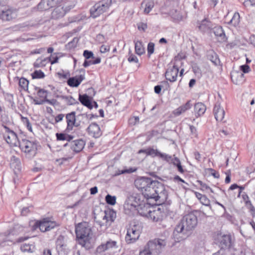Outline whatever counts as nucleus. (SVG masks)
Instances as JSON below:
<instances>
[{
  "label": "nucleus",
  "mask_w": 255,
  "mask_h": 255,
  "mask_svg": "<svg viewBox=\"0 0 255 255\" xmlns=\"http://www.w3.org/2000/svg\"><path fill=\"white\" fill-rule=\"evenodd\" d=\"M48 1V5H49V8L56 7L61 2V0H47Z\"/></svg>",
  "instance_id": "603ef678"
},
{
  "label": "nucleus",
  "mask_w": 255,
  "mask_h": 255,
  "mask_svg": "<svg viewBox=\"0 0 255 255\" xmlns=\"http://www.w3.org/2000/svg\"><path fill=\"white\" fill-rule=\"evenodd\" d=\"M240 69L244 73H247L250 71V67L247 64L241 66Z\"/></svg>",
  "instance_id": "e2e57ef3"
},
{
  "label": "nucleus",
  "mask_w": 255,
  "mask_h": 255,
  "mask_svg": "<svg viewBox=\"0 0 255 255\" xmlns=\"http://www.w3.org/2000/svg\"><path fill=\"white\" fill-rule=\"evenodd\" d=\"M67 10L61 4L57 5L52 12L53 18L57 19L63 17L66 13Z\"/></svg>",
  "instance_id": "bb28decb"
},
{
  "label": "nucleus",
  "mask_w": 255,
  "mask_h": 255,
  "mask_svg": "<svg viewBox=\"0 0 255 255\" xmlns=\"http://www.w3.org/2000/svg\"><path fill=\"white\" fill-rule=\"evenodd\" d=\"M46 61L45 59L43 60L41 59H37L34 64V66L35 67H40L44 66V62Z\"/></svg>",
  "instance_id": "13d9d810"
},
{
  "label": "nucleus",
  "mask_w": 255,
  "mask_h": 255,
  "mask_svg": "<svg viewBox=\"0 0 255 255\" xmlns=\"http://www.w3.org/2000/svg\"><path fill=\"white\" fill-rule=\"evenodd\" d=\"M198 25L199 30L204 33L209 32L213 27L212 22L207 19H204L199 22Z\"/></svg>",
  "instance_id": "5701e85b"
},
{
  "label": "nucleus",
  "mask_w": 255,
  "mask_h": 255,
  "mask_svg": "<svg viewBox=\"0 0 255 255\" xmlns=\"http://www.w3.org/2000/svg\"><path fill=\"white\" fill-rule=\"evenodd\" d=\"M206 110V106L202 103L199 102L194 105V112L196 117L203 115Z\"/></svg>",
  "instance_id": "c756f323"
},
{
  "label": "nucleus",
  "mask_w": 255,
  "mask_h": 255,
  "mask_svg": "<svg viewBox=\"0 0 255 255\" xmlns=\"http://www.w3.org/2000/svg\"><path fill=\"white\" fill-rule=\"evenodd\" d=\"M83 56L86 59V60L89 59L90 58H94L93 53L92 51L87 50H86L84 51Z\"/></svg>",
  "instance_id": "6e6d98bb"
},
{
  "label": "nucleus",
  "mask_w": 255,
  "mask_h": 255,
  "mask_svg": "<svg viewBox=\"0 0 255 255\" xmlns=\"http://www.w3.org/2000/svg\"><path fill=\"white\" fill-rule=\"evenodd\" d=\"M216 240L217 244H218L221 248L220 250H224V253L226 250H228L231 246V236L229 235H218Z\"/></svg>",
  "instance_id": "9b49d317"
},
{
  "label": "nucleus",
  "mask_w": 255,
  "mask_h": 255,
  "mask_svg": "<svg viewBox=\"0 0 255 255\" xmlns=\"http://www.w3.org/2000/svg\"><path fill=\"white\" fill-rule=\"evenodd\" d=\"M105 200L108 204L114 205L116 203V197L108 194L105 197Z\"/></svg>",
  "instance_id": "c03bdc74"
},
{
  "label": "nucleus",
  "mask_w": 255,
  "mask_h": 255,
  "mask_svg": "<svg viewBox=\"0 0 255 255\" xmlns=\"http://www.w3.org/2000/svg\"><path fill=\"white\" fill-rule=\"evenodd\" d=\"M46 222L48 223L47 225V231H49L58 226L55 222L51 221L47 218H46Z\"/></svg>",
  "instance_id": "8fccbe9b"
},
{
  "label": "nucleus",
  "mask_w": 255,
  "mask_h": 255,
  "mask_svg": "<svg viewBox=\"0 0 255 255\" xmlns=\"http://www.w3.org/2000/svg\"><path fill=\"white\" fill-rule=\"evenodd\" d=\"M31 206L28 207H24L21 211V214L22 216H26L30 211V209H32Z\"/></svg>",
  "instance_id": "680f3d73"
},
{
  "label": "nucleus",
  "mask_w": 255,
  "mask_h": 255,
  "mask_svg": "<svg viewBox=\"0 0 255 255\" xmlns=\"http://www.w3.org/2000/svg\"><path fill=\"white\" fill-rule=\"evenodd\" d=\"M139 199L135 195L127 197L124 205V211L126 214L130 215L137 210Z\"/></svg>",
  "instance_id": "0eeeda50"
},
{
  "label": "nucleus",
  "mask_w": 255,
  "mask_h": 255,
  "mask_svg": "<svg viewBox=\"0 0 255 255\" xmlns=\"http://www.w3.org/2000/svg\"><path fill=\"white\" fill-rule=\"evenodd\" d=\"M231 76L232 81L236 85H239L245 81L244 74L240 72H233L231 73Z\"/></svg>",
  "instance_id": "393cba45"
},
{
  "label": "nucleus",
  "mask_w": 255,
  "mask_h": 255,
  "mask_svg": "<svg viewBox=\"0 0 255 255\" xmlns=\"http://www.w3.org/2000/svg\"><path fill=\"white\" fill-rule=\"evenodd\" d=\"M135 53L138 55H141L145 53V49L142 42L134 41Z\"/></svg>",
  "instance_id": "72a5a7b5"
},
{
  "label": "nucleus",
  "mask_w": 255,
  "mask_h": 255,
  "mask_svg": "<svg viewBox=\"0 0 255 255\" xmlns=\"http://www.w3.org/2000/svg\"><path fill=\"white\" fill-rule=\"evenodd\" d=\"M103 220H106V222H110V223L114 221L116 218V213L113 210L105 211Z\"/></svg>",
  "instance_id": "473e14b6"
},
{
  "label": "nucleus",
  "mask_w": 255,
  "mask_h": 255,
  "mask_svg": "<svg viewBox=\"0 0 255 255\" xmlns=\"http://www.w3.org/2000/svg\"><path fill=\"white\" fill-rule=\"evenodd\" d=\"M33 79H40L45 77L44 73L41 70H35L31 74Z\"/></svg>",
  "instance_id": "de8ad7c7"
},
{
  "label": "nucleus",
  "mask_w": 255,
  "mask_h": 255,
  "mask_svg": "<svg viewBox=\"0 0 255 255\" xmlns=\"http://www.w3.org/2000/svg\"><path fill=\"white\" fill-rule=\"evenodd\" d=\"M20 249L22 252L32 253L34 251V247L32 245L23 244L21 246Z\"/></svg>",
  "instance_id": "79ce46f5"
},
{
  "label": "nucleus",
  "mask_w": 255,
  "mask_h": 255,
  "mask_svg": "<svg viewBox=\"0 0 255 255\" xmlns=\"http://www.w3.org/2000/svg\"><path fill=\"white\" fill-rule=\"evenodd\" d=\"M128 61L129 62H134V63H138V60L137 57L133 54H131L129 56L128 58Z\"/></svg>",
  "instance_id": "338daca9"
},
{
  "label": "nucleus",
  "mask_w": 255,
  "mask_h": 255,
  "mask_svg": "<svg viewBox=\"0 0 255 255\" xmlns=\"http://www.w3.org/2000/svg\"><path fill=\"white\" fill-rule=\"evenodd\" d=\"M178 72L179 68L177 65L174 64L172 67H169L165 74L166 80L171 82L176 81Z\"/></svg>",
  "instance_id": "f3484780"
},
{
  "label": "nucleus",
  "mask_w": 255,
  "mask_h": 255,
  "mask_svg": "<svg viewBox=\"0 0 255 255\" xmlns=\"http://www.w3.org/2000/svg\"><path fill=\"white\" fill-rule=\"evenodd\" d=\"M87 131L90 136L96 138L100 137L102 134L99 126L96 123L90 124L87 128Z\"/></svg>",
  "instance_id": "dca6fc26"
},
{
  "label": "nucleus",
  "mask_w": 255,
  "mask_h": 255,
  "mask_svg": "<svg viewBox=\"0 0 255 255\" xmlns=\"http://www.w3.org/2000/svg\"><path fill=\"white\" fill-rule=\"evenodd\" d=\"M142 7L144 5L143 10V13L145 14H148L150 11L153 8L154 5V2L153 0H148L147 1H144L141 3V4Z\"/></svg>",
  "instance_id": "2f4dec72"
},
{
  "label": "nucleus",
  "mask_w": 255,
  "mask_h": 255,
  "mask_svg": "<svg viewBox=\"0 0 255 255\" xmlns=\"http://www.w3.org/2000/svg\"><path fill=\"white\" fill-rule=\"evenodd\" d=\"M209 170L210 171L211 174L216 178H219L220 177V174L218 172H217L212 168H209Z\"/></svg>",
  "instance_id": "774afa93"
},
{
  "label": "nucleus",
  "mask_w": 255,
  "mask_h": 255,
  "mask_svg": "<svg viewBox=\"0 0 255 255\" xmlns=\"http://www.w3.org/2000/svg\"><path fill=\"white\" fill-rule=\"evenodd\" d=\"M2 127L5 130L4 137L7 143L12 146H16L19 144L20 141L16 133L6 126L2 125Z\"/></svg>",
  "instance_id": "6e6552de"
},
{
  "label": "nucleus",
  "mask_w": 255,
  "mask_h": 255,
  "mask_svg": "<svg viewBox=\"0 0 255 255\" xmlns=\"http://www.w3.org/2000/svg\"><path fill=\"white\" fill-rule=\"evenodd\" d=\"M158 157H159L162 160L166 161L167 162L170 164L171 161H172V158L173 157V156H172L171 155L161 152H160Z\"/></svg>",
  "instance_id": "09e8293b"
},
{
  "label": "nucleus",
  "mask_w": 255,
  "mask_h": 255,
  "mask_svg": "<svg viewBox=\"0 0 255 255\" xmlns=\"http://www.w3.org/2000/svg\"><path fill=\"white\" fill-rule=\"evenodd\" d=\"M240 18L239 13L238 12H235L228 23L232 24L234 26H236L240 22Z\"/></svg>",
  "instance_id": "a19ab883"
},
{
  "label": "nucleus",
  "mask_w": 255,
  "mask_h": 255,
  "mask_svg": "<svg viewBox=\"0 0 255 255\" xmlns=\"http://www.w3.org/2000/svg\"><path fill=\"white\" fill-rule=\"evenodd\" d=\"M172 18L176 21H181L183 19V15L181 12L177 10H175L171 13Z\"/></svg>",
  "instance_id": "49530a36"
},
{
  "label": "nucleus",
  "mask_w": 255,
  "mask_h": 255,
  "mask_svg": "<svg viewBox=\"0 0 255 255\" xmlns=\"http://www.w3.org/2000/svg\"><path fill=\"white\" fill-rule=\"evenodd\" d=\"M65 118L67 125L66 130L69 131L73 129L74 127H78L80 126V123L76 122L75 112H72L66 114Z\"/></svg>",
  "instance_id": "4468645a"
},
{
  "label": "nucleus",
  "mask_w": 255,
  "mask_h": 255,
  "mask_svg": "<svg viewBox=\"0 0 255 255\" xmlns=\"http://www.w3.org/2000/svg\"><path fill=\"white\" fill-rule=\"evenodd\" d=\"M28 81L24 78H21L18 79V84L19 87L25 91L28 89Z\"/></svg>",
  "instance_id": "37998d69"
},
{
  "label": "nucleus",
  "mask_w": 255,
  "mask_h": 255,
  "mask_svg": "<svg viewBox=\"0 0 255 255\" xmlns=\"http://www.w3.org/2000/svg\"><path fill=\"white\" fill-rule=\"evenodd\" d=\"M80 72L81 73L80 75L69 78L67 80V84L69 86L71 87H77L82 81L85 79V70L81 69Z\"/></svg>",
  "instance_id": "2eb2a0df"
},
{
  "label": "nucleus",
  "mask_w": 255,
  "mask_h": 255,
  "mask_svg": "<svg viewBox=\"0 0 255 255\" xmlns=\"http://www.w3.org/2000/svg\"><path fill=\"white\" fill-rule=\"evenodd\" d=\"M192 107L190 101H187L184 105L180 106L175 109L173 113L176 116H178L185 113L186 111L190 109Z\"/></svg>",
  "instance_id": "c85d7f7f"
},
{
  "label": "nucleus",
  "mask_w": 255,
  "mask_h": 255,
  "mask_svg": "<svg viewBox=\"0 0 255 255\" xmlns=\"http://www.w3.org/2000/svg\"><path fill=\"white\" fill-rule=\"evenodd\" d=\"M56 248L58 255H67L70 252L65 237L62 235L59 236L56 240Z\"/></svg>",
  "instance_id": "1a4fd4ad"
},
{
  "label": "nucleus",
  "mask_w": 255,
  "mask_h": 255,
  "mask_svg": "<svg viewBox=\"0 0 255 255\" xmlns=\"http://www.w3.org/2000/svg\"><path fill=\"white\" fill-rule=\"evenodd\" d=\"M139 152L145 153L147 155H150L152 157H155L159 156L160 152L157 149H154L152 148H148L145 149H141L139 151Z\"/></svg>",
  "instance_id": "f704fd0d"
},
{
  "label": "nucleus",
  "mask_w": 255,
  "mask_h": 255,
  "mask_svg": "<svg viewBox=\"0 0 255 255\" xmlns=\"http://www.w3.org/2000/svg\"><path fill=\"white\" fill-rule=\"evenodd\" d=\"M75 233L79 244L86 249L90 248V240L92 238V231L88 223L83 222L75 226Z\"/></svg>",
  "instance_id": "7ed1b4c3"
},
{
  "label": "nucleus",
  "mask_w": 255,
  "mask_h": 255,
  "mask_svg": "<svg viewBox=\"0 0 255 255\" xmlns=\"http://www.w3.org/2000/svg\"><path fill=\"white\" fill-rule=\"evenodd\" d=\"M152 209L153 207L149 204H139V203L136 211L141 216L148 218Z\"/></svg>",
  "instance_id": "412c9836"
},
{
  "label": "nucleus",
  "mask_w": 255,
  "mask_h": 255,
  "mask_svg": "<svg viewBox=\"0 0 255 255\" xmlns=\"http://www.w3.org/2000/svg\"><path fill=\"white\" fill-rule=\"evenodd\" d=\"M166 245L165 240L155 239L149 241L143 249L140 251L139 255H159Z\"/></svg>",
  "instance_id": "20e7f679"
},
{
  "label": "nucleus",
  "mask_w": 255,
  "mask_h": 255,
  "mask_svg": "<svg viewBox=\"0 0 255 255\" xmlns=\"http://www.w3.org/2000/svg\"><path fill=\"white\" fill-rule=\"evenodd\" d=\"M29 24L27 22H24L15 24L8 28L11 32L24 31L29 29Z\"/></svg>",
  "instance_id": "a878e982"
},
{
  "label": "nucleus",
  "mask_w": 255,
  "mask_h": 255,
  "mask_svg": "<svg viewBox=\"0 0 255 255\" xmlns=\"http://www.w3.org/2000/svg\"><path fill=\"white\" fill-rule=\"evenodd\" d=\"M199 201L200 203L203 205L206 206H210V201L205 195H203V196L200 199Z\"/></svg>",
  "instance_id": "5fc2aeb1"
},
{
  "label": "nucleus",
  "mask_w": 255,
  "mask_h": 255,
  "mask_svg": "<svg viewBox=\"0 0 255 255\" xmlns=\"http://www.w3.org/2000/svg\"><path fill=\"white\" fill-rule=\"evenodd\" d=\"M56 136L58 140H66L69 142L73 138V136L64 133H57Z\"/></svg>",
  "instance_id": "58836bf2"
},
{
  "label": "nucleus",
  "mask_w": 255,
  "mask_h": 255,
  "mask_svg": "<svg viewBox=\"0 0 255 255\" xmlns=\"http://www.w3.org/2000/svg\"><path fill=\"white\" fill-rule=\"evenodd\" d=\"M47 0H41V1L37 5V9L39 10H46L49 8V5H48V1Z\"/></svg>",
  "instance_id": "ea45409f"
},
{
  "label": "nucleus",
  "mask_w": 255,
  "mask_h": 255,
  "mask_svg": "<svg viewBox=\"0 0 255 255\" xmlns=\"http://www.w3.org/2000/svg\"><path fill=\"white\" fill-rule=\"evenodd\" d=\"M20 116L23 124L26 127L29 131L32 132V126L28 118L23 117L21 115Z\"/></svg>",
  "instance_id": "a18cd8bd"
},
{
  "label": "nucleus",
  "mask_w": 255,
  "mask_h": 255,
  "mask_svg": "<svg viewBox=\"0 0 255 255\" xmlns=\"http://www.w3.org/2000/svg\"><path fill=\"white\" fill-rule=\"evenodd\" d=\"M142 195L147 200H154L159 204L164 203L167 199L165 187L161 182L155 180L143 190Z\"/></svg>",
  "instance_id": "f03ea898"
},
{
  "label": "nucleus",
  "mask_w": 255,
  "mask_h": 255,
  "mask_svg": "<svg viewBox=\"0 0 255 255\" xmlns=\"http://www.w3.org/2000/svg\"><path fill=\"white\" fill-rule=\"evenodd\" d=\"M147 50L148 56L150 57L154 51V44L152 42H149L147 45Z\"/></svg>",
  "instance_id": "864d4df0"
},
{
  "label": "nucleus",
  "mask_w": 255,
  "mask_h": 255,
  "mask_svg": "<svg viewBox=\"0 0 255 255\" xmlns=\"http://www.w3.org/2000/svg\"><path fill=\"white\" fill-rule=\"evenodd\" d=\"M94 117V115L93 114L85 115V114H80L77 116L78 118H81L82 119L84 118H88L90 120H92Z\"/></svg>",
  "instance_id": "0e129e2a"
},
{
  "label": "nucleus",
  "mask_w": 255,
  "mask_h": 255,
  "mask_svg": "<svg viewBox=\"0 0 255 255\" xmlns=\"http://www.w3.org/2000/svg\"><path fill=\"white\" fill-rule=\"evenodd\" d=\"M47 91L43 89H39V90L37 92L38 96L40 98H44V100L47 99Z\"/></svg>",
  "instance_id": "4d7b16f0"
},
{
  "label": "nucleus",
  "mask_w": 255,
  "mask_h": 255,
  "mask_svg": "<svg viewBox=\"0 0 255 255\" xmlns=\"http://www.w3.org/2000/svg\"><path fill=\"white\" fill-rule=\"evenodd\" d=\"M178 163H181L180 160L174 155L172 158V161H171L170 164H173L174 166H176L178 165Z\"/></svg>",
  "instance_id": "69168bd1"
},
{
  "label": "nucleus",
  "mask_w": 255,
  "mask_h": 255,
  "mask_svg": "<svg viewBox=\"0 0 255 255\" xmlns=\"http://www.w3.org/2000/svg\"><path fill=\"white\" fill-rule=\"evenodd\" d=\"M136 168L130 167L128 169L125 168L122 170L118 169L116 170L114 174V176H117L122 174L131 173L136 171Z\"/></svg>",
  "instance_id": "e433bc0d"
},
{
  "label": "nucleus",
  "mask_w": 255,
  "mask_h": 255,
  "mask_svg": "<svg viewBox=\"0 0 255 255\" xmlns=\"http://www.w3.org/2000/svg\"><path fill=\"white\" fill-rule=\"evenodd\" d=\"M17 16V10L16 8L6 7L0 11V19L3 21H10Z\"/></svg>",
  "instance_id": "9d476101"
},
{
  "label": "nucleus",
  "mask_w": 255,
  "mask_h": 255,
  "mask_svg": "<svg viewBox=\"0 0 255 255\" xmlns=\"http://www.w3.org/2000/svg\"><path fill=\"white\" fill-rule=\"evenodd\" d=\"M38 142L36 140L22 139L19 142V147L29 158L34 157L37 152Z\"/></svg>",
  "instance_id": "39448f33"
},
{
  "label": "nucleus",
  "mask_w": 255,
  "mask_h": 255,
  "mask_svg": "<svg viewBox=\"0 0 255 255\" xmlns=\"http://www.w3.org/2000/svg\"><path fill=\"white\" fill-rule=\"evenodd\" d=\"M197 223V217L193 213L185 215L174 229V237L179 240L186 238L190 235L191 232L195 228Z\"/></svg>",
  "instance_id": "f257e3e1"
},
{
  "label": "nucleus",
  "mask_w": 255,
  "mask_h": 255,
  "mask_svg": "<svg viewBox=\"0 0 255 255\" xmlns=\"http://www.w3.org/2000/svg\"><path fill=\"white\" fill-rule=\"evenodd\" d=\"M48 223L46 222V218L43 219L42 221L37 222L35 223V226L36 227H39L41 232H47V225Z\"/></svg>",
  "instance_id": "4c0bfd02"
},
{
  "label": "nucleus",
  "mask_w": 255,
  "mask_h": 255,
  "mask_svg": "<svg viewBox=\"0 0 255 255\" xmlns=\"http://www.w3.org/2000/svg\"><path fill=\"white\" fill-rule=\"evenodd\" d=\"M214 114L216 120L217 121L222 122L224 118L225 112L223 108H221L220 103L217 102L214 108Z\"/></svg>",
  "instance_id": "aec40b11"
},
{
  "label": "nucleus",
  "mask_w": 255,
  "mask_h": 255,
  "mask_svg": "<svg viewBox=\"0 0 255 255\" xmlns=\"http://www.w3.org/2000/svg\"><path fill=\"white\" fill-rule=\"evenodd\" d=\"M193 71L195 74L200 77L202 75V71L199 66L197 64H194L192 66Z\"/></svg>",
  "instance_id": "3c124183"
},
{
  "label": "nucleus",
  "mask_w": 255,
  "mask_h": 255,
  "mask_svg": "<svg viewBox=\"0 0 255 255\" xmlns=\"http://www.w3.org/2000/svg\"><path fill=\"white\" fill-rule=\"evenodd\" d=\"M61 98L67 105L79 104V102L71 96H62Z\"/></svg>",
  "instance_id": "c9c22d12"
},
{
  "label": "nucleus",
  "mask_w": 255,
  "mask_h": 255,
  "mask_svg": "<svg viewBox=\"0 0 255 255\" xmlns=\"http://www.w3.org/2000/svg\"><path fill=\"white\" fill-rule=\"evenodd\" d=\"M140 235V232L136 229V227L133 226L128 228L127 230L125 240L128 244H131L135 242Z\"/></svg>",
  "instance_id": "ddd939ff"
},
{
  "label": "nucleus",
  "mask_w": 255,
  "mask_h": 255,
  "mask_svg": "<svg viewBox=\"0 0 255 255\" xmlns=\"http://www.w3.org/2000/svg\"><path fill=\"white\" fill-rule=\"evenodd\" d=\"M164 215V213L160 208H157V209H152L149 215L148 218H150L152 221L154 222H159L162 220Z\"/></svg>",
  "instance_id": "4be33fe9"
},
{
  "label": "nucleus",
  "mask_w": 255,
  "mask_h": 255,
  "mask_svg": "<svg viewBox=\"0 0 255 255\" xmlns=\"http://www.w3.org/2000/svg\"><path fill=\"white\" fill-rule=\"evenodd\" d=\"M154 180H152L150 178L145 177H140L134 181L135 186L140 190L142 194L143 190L146 189L147 187L151 184Z\"/></svg>",
  "instance_id": "f8f14e48"
},
{
  "label": "nucleus",
  "mask_w": 255,
  "mask_h": 255,
  "mask_svg": "<svg viewBox=\"0 0 255 255\" xmlns=\"http://www.w3.org/2000/svg\"><path fill=\"white\" fill-rule=\"evenodd\" d=\"M243 4L246 7L255 6V0H246L244 2Z\"/></svg>",
  "instance_id": "052dcab7"
},
{
  "label": "nucleus",
  "mask_w": 255,
  "mask_h": 255,
  "mask_svg": "<svg viewBox=\"0 0 255 255\" xmlns=\"http://www.w3.org/2000/svg\"><path fill=\"white\" fill-rule=\"evenodd\" d=\"M112 3V0H101L96 3L91 9L90 14L93 18H96L108 11Z\"/></svg>",
  "instance_id": "423d86ee"
},
{
  "label": "nucleus",
  "mask_w": 255,
  "mask_h": 255,
  "mask_svg": "<svg viewBox=\"0 0 255 255\" xmlns=\"http://www.w3.org/2000/svg\"><path fill=\"white\" fill-rule=\"evenodd\" d=\"M117 242L109 240L106 243L102 244L97 248V254H102L106 251L117 248Z\"/></svg>",
  "instance_id": "a211bd4d"
},
{
  "label": "nucleus",
  "mask_w": 255,
  "mask_h": 255,
  "mask_svg": "<svg viewBox=\"0 0 255 255\" xmlns=\"http://www.w3.org/2000/svg\"><path fill=\"white\" fill-rule=\"evenodd\" d=\"M137 28L139 30H142L143 31H144L147 27V25L146 23H143L141 22L138 23L137 24Z\"/></svg>",
  "instance_id": "bf43d9fd"
},
{
  "label": "nucleus",
  "mask_w": 255,
  "mask_h": 255,
  "mask_svg": "<svg viewBox=\"0 0 255 255\" xmlns=\"http://www.w3.org/2000/svg\"><path fill=\"white\" fill-rule=\"evenodd\" d=\"M79 100L83 105L87 107L89 109H92L93 108L91 99L87 94H84L83 95L79 94Z\"/></svg>",
  "instance_id": "cd10ccee"
},
{
  "label": "nucleus",
  "mask_w": 255,
  "mask_h": 255,
  "mask_svg": "<svg viewBox=\"0 0 255 255\" xmlns=\"http://www.w3.org/2000/svg\"><path fill=\"white\" fill-rule=\"evenodd\" d=\"M69 145L71 149L75 152H79L84 147L85 145V141L82 139H77L72 141H70L69 143H66L64 146Z\"/></svg>",
  "instance_id": "6ab92c4d"
},
{
  "label": "nucleus",
  "mask_w": 255,
  "mask_h": 255,
  "mask_svg": "<svg viewBox=\"0 0 255 255\" xmlns=\"http://www.w3.org/2000/svg\"><path fill=\"white\" fill-rule=\"evenodd\" d=\"M207 58L215 65H218L220 63V60L217 54L213 50H209L207 52Z\"/></svg>",
  "instance_id": "7c9ffc66"
},
{
  "label": "nucleus",
  "mask_w": 255,
  "mask_h": 255,
  "mask_svg": "<svg viewBox=\"0 0 255 255\" xmlns=\"http://www.w3.org/2000/svg\"><path fill=\"white\" fill-rule=\"evenodd\" d=\"M213 32L220 42H225L227 40L225 32L221 26H215L213 28Z\"/></svg>",
  "instance_id": "b1692460"
}]
</instances>
